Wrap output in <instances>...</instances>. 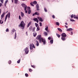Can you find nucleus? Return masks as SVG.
Segmentation results:
<instances>
[{
  "instance_id": "nucleus-40",
  "label": "nucleus",
  "mask_w": 78,
  "mask_h": 78,
  "mask_svg": "<svg viewBox=\"0 0 78 78\" xmlns=\"http://www.w3.org/2000/svg\"><path fill=\"white\" fill-rule=\"evenodd\" d=\"M35 24L36 25V27H38V24L37 23H35Z\"/></svg>"
},
{
  "instance_id": "nucleus-54",
  "label": "nucleus",
  "mask_w": 78,
  "mask_h": 78,
  "mask_svg": "<svg viewBox=\"0 0 78 78\" xmlns=\"http://www.w3.org/2000/svg\"><path fill=\"white\" fill-rule=\"evenodd\" d=\"M32 46L33 47V48H35V46H34V45H32Z\"/></svg>"
},
{
  "instance_id": "nucleus-36",
  "label": "nucleus",
  "mask_w": 78,
  "mask_h": 78,
  "mask_svg": "<svg viewBox=\"0 0 78 78\" xmlns=\"http://www.w3.org/2000/svg\"><path fill=\"white\" fill-rule=\"evenodd\" d=\"M39 24H40V27H42V23L40 22L39 23Z\"/></svg>"
},
{
  "instance_id": "nucleus-61",
  "label": "nucleus",
  "mask_w": 78,
  "mask_h": 78,
  "mask_svg": "<svg viewBox=\"0 0 78 78\" xmlns=\"http://www.w3.org/2000/svg\"><path fill=\"white\" fill-rule=\"evenodd\" d=\"M65 24L66 25H68V24H67V23H66Z\"/></svg>"
},
{
  "instance_id": "nucleus-10",
  "label": "nucleus",
  "mask_w": 78,
  "mask_h": 78,
  "mask_svg": "<svg viewBox=\"0 0 78 78\" xmlns=\"http://www.w3.org/2000/svg\"><path fill=\"white\" fill-rule=\"evenodd\" d=\"M33 20L34 21H35V22H37V23H38V22H39L38 19H37V18H34Z\"/></svg>"
},
{
  "instance_id": "nucleus-29",
  "label": "nucleus",
  "mask_w": 78,
  "mask_h": 78,
  "mask_svg": "<svg viewBox=\"0 0 78 78\" xmlns=\"http://www.w3.org/2000/svg\"><path fill=\"white\" fill-rule=\"evenodd\" d=\"M20 59H19L17 62V63L19 64L20 63Z\"/></svg>"
},
{
  "instance_id": "nucleus-18",
  "label": "nucleus",
  "mask_w": 78,
  "mask_h": 78,
  "mask_svg": "<svg viewBox=\"0 0 78 78\" xmlns=\"http://www.w3.org/2000/svg\"><path fill=\"white\" fill-rule=\"evenodd\" d=\"M33 34L34 37H36V35H37V33L34 32L33 33Z\"/></svg>"
},
{
  "instance_id": "nucleus-19",
  "label": "nucleus",
  "mask_w": 78,
  "mask_h": 78,
  "mask_svg": "<svg viewBox=\"0 0 78 78\" xmlns=\"http://www.w3.org/2000/svg\"><path fill=\"white\" fill-rule=\"evenodd\" d=\"M33 28V27L32 26H30L29 28V30L31 31V30H32V28Z\"/></svg>"
},
{
  "instance_id": "nucleus-58",
  "label": "nucleus",
  "mask_w": 78,
  "mask_h": 78,
  "mask_svg": "<svg viewBox=\"0 0 78 78\" xmlns=\"http://www.w3.org/2000/svg\"><path fill=\"white\" fill-rule=\"evenodd\" d=\"M73 17L74 18V17H76V16H75V15H73Z\"/></svg>"
},
{
  "instance_id": "nucleus-14",
  "label": "nucleus",
  "mask_w": 78,
  "mask_h": 78,
  "mask_svg": "<svg viewBox=\"0 0 78 78\" xmlns=\"http://www.w3.org/2000/svg\"><path fill=\"white\" fill-rule=\"evenodd\" d=\"M21 15L22 17H24L25 15H24V13H23V12H21Z\"/></svg>"
},
{
  "instance_id": "nucleus-2",
  "label": "nucleus",
  "mask_w": 78,
  "mask_h": 78,
  "mask_svg": "<svg viewBox=\"0 0 78 78\" xmlns=\"http://www.w3.org/2000/svg\"><path fill=\"white\" fill-rule=\"evenodd\" d=\"M62 37H61V39L62 41H66V37H67V35L65 33H63L62 34Z\"/></svg>"
},
{
  "instance_id": "nucleus-47",
  "label": "nucleus",
  "mask_w": 78,
  "mask_h": 78,
  "mask_svg": "<svg viewBox=\"0 0 78 78\" xmlns=\"http://www.w3.org/2000/svg\"><path fill=\"white\" fill-rule=\"evenodd\" d=\"M71 18H73V14H72L71 16Z\"/></svg>"
},
{
  "instance_id": "nucleus-33",
  "label": "nucleus",
  "mask_w": 78,
  "mask_h": 78,
  "mask_svg": "<svg viewBox=\"0 0 78 78\" xmlns=\"http://www.w3.org/2000/svg\"><path fill=\"white\" fill-rule=\"evenodd\" d=\"M32 71L33 70H32V69H29V72H32Z\"/></svg>"
},
{
  "instance_id": "nucleus-43",
  "label": "nucleus",
  "mask_w": 78,
  "mask_h": 78,
  "mask_svg": "<svg viewBox=\"0 0 78 78\" xmlns=\"http://www.w3.org/2000/svg\"><path fill=\"white\" fill-rule=\"evenodd\" d=\"M52 17L53 19H55V15H53L52 16Z\"/></svg>"
},
{
  "instance_id": "nucleus-59",
  "label": "nucleus",
  "mask_w": 78,
  "mask_h": 78,
  "mask_svg": "<svg viewBox=\"0 0 78 78\" xmlns=\"http://www.w3.org/2000/svg\"><path fill=\"white\" fill-rule=\"evenodd\" d=\"M1 12H2L1 11V9H0V14H1Z\"/></svg>"
},
{
  "instance_id": "nucleus-7",
  "label": "nucleus",
  "mask_w": 78,
  "mask_h": 78,
  "mask_svg": "<svg viewBox=\"0 0 78 78\" xmlns=\"http://www.w3.org/2000/svg\"><path fill=\"white\" fill-rule=\"evenodd\" d=\"M41 42H43L44 45H45L46 44V41H45V40L43 38L41 40Z\"/></svg>"
},
{
  "instance_id": "nucleus-55",
  "label": "nucleus",
  "mask_w": 78,
  "mask_h": 78,
  "mask_svg": "<svg viewBox=\"0 0 78 78\" xmlns=\"http://www.w3.org/2000/svg\"><path fill=\"white\" fill-rule=\"evenodd\" d=\"M71 35H73V32H71Z\"/></svg>"
},
{
  "instance_id": "nucleus-63",
  "label": "nucleus",
  "mask_w": 78,
  "mask_h": 78,
  "mask_svg": "<svg viewBox=\"0 0 78 78\" xmlns=\"http://www.w3.org/2000/svg\"><path fill=\"white\" fill-rule=\"evenodd\" d=\"M26 33V34H27V32Z\"/></svg>"
},
{
  "instance_id": "nucleus-64",
  "label": "nucleus",
  "mask_w": 78,
  "mask_h": 78,
  "mask_svg": "<svg viewBox=\"0 0 78 78\" xmlns=\"http://www.w3.org/2000/svg\"><path fill=\"white\" fill-rule=\"evenodd\" d=\"M15 34L16 35V33L15 32Z\"/></svg>"
},
{
  "instance_id": "nucleus-5",
  "label": "nucleus",
  "mask_w": 78,
  "mask_h": 78,
  "mask_svg": "<svg viewBox=\"0 0 78 78\" xmlns=\"http://www.w3.org/2000/svg\"><path fill=\"white\" fill-rule=\"evenodd\" d=\"M22 6L24 8V10H27V6L24 3H23L21 4Z\"/></svg>"
},
{
  "instance_id": "nucleus-28",
  "label": "nucleus",
  "mask_w": 78,
  "mask_h": 78,
  "mask_svg": "<svg viewBox=\"0 0 78 78\" xmlns=\"http://www.w3.org/2000/svg\"><path fill=\"white\" fill-rule=\"evenodd\" d=\"M70 21H71V22H75V20L72 19H70Z\"/></svg>"
},
{
  "instance_id": "nucleus-45",
  "label": "nucleus",
  "mask_w": 78,
  "mask_h": 78,
  "mask_svg": "<svg viewBox=\"0 0 78 78\" xmlns=\"http://www.w3.org/2000/svg\"><path fill=\"white\" fill-rule=\"evenodd\" d=\"M44 10L45 11V12H47V9L45 8H44Z\"/></svg>"
},
{
  "instance_id": "nucleus-41",
  "label": "nucleus",
  "mask_w": 78,
  "mask_h": 78,
  "mask_svg": "<svg viewBox=\"0 0 78 78\" xmlns=\"http://www.w3.org/2000/svg\"><path fill=\"white\" fill-rule=\"evenodd\" d=\"M9 29L8 28H7L6 30V32H9Z\"/></svg>"
},
{
  "instance_id": "nucleus-21",
  "label": "nucleus",
  "mask_w": 78,
  "mask_h": 78,
  "mask_svg": "<svg viewBox=\"0 0 78 78\" xmlns=\"http://www.w3.org/2000/svg\"><path fill=\"white\" fill-rule=\"evenodd\" d=\"M14 2L15 3L17 4V3L18 2V0H14Z\"/></svg>"
},
{
  "instance_id": "nucleus-25",
  "label": "nucleus",
  "mask_w": 78,
  "mask_h": 78,
  "mask_svg": "<svg viewBox=\"0 0 78 78\" xmlns=\"http://www.w3.org/2000/svg\"><path fill=\"white\" fill-rule=\"evenodd\" d=\"M33 3H34V5H36V4H37V2L36 1H34Z\"/></svg>"
},
{
  "instance_id": "nucleus-52",
  "label": "nucleus",
  "mask_w": 78,
  "mask_h": 78,
  "mask_svg": "<svg viewBox=\"0 0 78 78\" xmlns=\"http://www.w3.org/2000/svg\"><path fill=\"white\" fill-rule=\"evenodd\" d=\"M48 39L49 40H50V39H51V37H49L48 38Z\"/></svg>"
},
{
  "instance_id": "nucleus-35",
  "label": "nucleus",
  "mask_w": 78,
  "mask_h": 78,
  "mask_svg": "<svg viewBox=\"0 0 78 78\" xmlns=\"http://www.w3.org/2000/svg\"><path fill=\"white\" fill-rule=\"evenodd\" d=\"M3 21H2V20H0V23L1 24H3Z\"/></svg>"
},
{
  "instance_id": "nucleus-6",
  "label": "nucleus",
  "mask_w": 78,
  "mask_h": 78,
  "mask_svg": "<svg viewBox=\"0 0 78 78\" xmlns=\"http://www.w3.org/2000/svg\"><path fill=\"white\" fill-rule=\"evenodd\" d=\"M24 51H25V53L26 54H28V52H29V50H28V48H26L24 49Z\"/></svg>"
},
{
  "instance_id": "nucleus-46",
  "label": "nucleus",
  "mask_w": 78,
  "mask_h": 78,
  "mask_svg": "<svg viewBox=\"0 0 78 78\" xmlns=\"http://www.w3.org/2000/svg\"><path fill=\"white\" fill-rule=\"evenodd\" d=\"M3 0H0L1 2L2 3H3Z\"/></svg>"
},
{
  "instance_id": "nucleus-62",
  "label": "nucleus",
  "mask_w": 78,
  "mask_h": 78,
  "mask_svg": "<svg viewBox=\"0 0 78 78\" xmlns=\"http://www.w3.org/2000/svg\"><path fill=\"white\" fill-rule=\"evenodd\" d=\"M21 0L23 1H25V0Z\"/></svg>"
},
{
  "instance_id": "nucleus-42",
  "label": "nucleus",
  "mask_w": 78,
  "mask_h": 78,
  "mask_svg": "<svg viewBox=\"0 0 78 78\" xmlns=\"http://www.w3.org/2000/svg\"><path fill=\"white\" fill-rule=\"evenodd\" d=\"M19 20H21L22 19V18H21V17L20 16H19Z\"/></svg>"
},
{
  "instance_id": "nucleus-1",
  "label": "nucleus",
  "mask_w": 78,
  "mask_h": 78,
  "mask_svg": "<svg viewBox=\"0 0 78 78\" xmlns=\"http://www.w3.org/2000/svg\"><path fill=\"white\" fill-rule=\"evenodd\" d=\"M25 23H24L23 21H22L21 22L20 24L19 25L18 27H21L22 30H23L24 28H25Z\"/></svg>"
},
{
  "instance_id": "nucleus-15",
  "label": "nucleus",
  "mask_w": 78,
  "mask_h": 78,
  "mask_svg": "<svg viewBox=\"0 0 78 78\" xmlns=\"http://www.w3.org/2000/svg\"><path fill=\"white\" fill-rule=\"evenodd\" d=\"M35 42L36 43V45L37 46H39V42L37 41L36 40L35 41Z\"/></svg>"
},
{
  "instance_id": "nucleus-8",
  "label": "nucleus",
  "mask_w": 78,
  "mask_h": 78,
  "mask_svg": "<svg viewBox=\"0 0 78 78\" xmlns=\"http://www.w3.org/2000/svg\"><path fill=\"white\" fill-rule=\"evenodd\" d=\"M33 45H34V44L33 43L30 44V50H33Z\"/></svg>"
},
{
  "instance_id": "nucleus-60",
  "label": "nucleus",
  "mask_w": 78,
  "mask_h": 78,
  "mask_svg": "<svg viewBox=\"0 0 78 78\" xmlns=\"http://www.w3.org/2000/svg\"><path fill=\"white\" fill-rule=\"evenodd\" d=\"M12 3H13V2H14V0H12Z\"/></svg>"
},
{
  "instance_id": "nucleus-23",
  "label": "nucleus",
  "mask_w": 78,
  "mask_h": 78,
  "mask_svg": "<svg viewBox=\"0 0 78 78\" xmlns=\"http://www.w3.org/2000/svg\"><path fill=\"white\" fill-rule=\"evenodd\" d=\"M27 8L28 11L30 10V7H27Z\"/></svg>"
},
{
  "instance_id": "nucleus-49",
  "label": "nucleus",
  "mask_w": 78,
  "mask_h": 78,
  "mask_svg": "<svg viewBox=\"0 0 78 78\" xmlns=\"http://www.w3.org/2000/svg\"><path fill=\"white\" fill-rule=\"evenodd\" d=\"M74 19H78V17L77 16H76L74 17Z\"/></svg>"
},
{
  "instance_id": "nucleus-12",
  "label": "nucleus",
  "mask_w": 78,
  "mask_h": 78,
  "mask_svg": "<svg viewBox=\"0 0 78 78\" xmlns=\"http://www.w3.org/2000/svg\"><path fill=\"white\" fill-rule=\"evenodd\" d=\"M73 30V29L72 28H69L67 30V31H72Z\"/></svg>"
},
{
  "instance_id": "nucleus-56",
  "label": "nucleus",
  "mask_w": 78,
  "mask_h": 78,
  "mask_svg": "<svg viewBox=\"0 0 78 78\" xmlns=\"http://www.w3.org/2000/svg\"><path fill=\"white\" fill-rule=\"evenodd\" d=\"M2 3H0V7H1V6H2Z\"/></svg>"
},
{
  "instance_id": "nucleus-17",
  "label": "nucleus",
  "mask_w": 78,
  "mask_h": 78,
  "mask_svg": "<svg viewBox=\"0 0 78 78\" xmlns=\"http://www.w3.org/2000/svg\"><path fill=\"white\" fill-rule=\"evenodd\" d=\"M38 19L41 21V22H43V20H42V19L41 18H39V17H38Z\"/></svg>"
},
{
  "instance_id": "nucleus-39",
  "label": "nucleus",
  "mask_w": 78,
  "mask_h": 78,
  "mask_svg": "<svg viewBox=\"0 0 78 78\" xmlns=\"http://www.w3.org/2000/svg\"><path fill=\"white\" fill-rule=\"evenodd\" d=\"M33 2H31L30 3V4L31 5V6H34V5H33Z\"/></svg>"
},
{
  "instance_id": "nucleus-44",
  "label": "nucleus",
  "mask_w": 78,
  "mask_h": 78,
  "mask_svg": "<svg viewBox=\"0 0 78 78\" xmlns=\"http://www.w3.org/2000/svg\"><path fill=\"white\" fill-rule=\"evenodd\" d=\"M45 30L46 31H47L48 30V27H47L45 28Z\"/></svg>"
},
{
  "instance_id": "nucleus-37",
  "label": "nucleus",
  "mask_w": 78,
  "mask_h": 78,
  "mask_svg": "<svg viewBox=\"0 0 78 78\" xmlns=\"http://www.w3.org/2000/svg\"><path fill=\"white\" fill-rule=\"evenodd\" d=\"M53 40H51L50 41V43H51V44H53Z\"/></svg>"
},
{
  "instance_id": "nucleus-51",
  "label": "nucleus",
  "mask_w": 78,
  "mask_h": 78,
  "mask_svg": "<svg viewBox=\"0 0 78 78\" xmlns=\"http://www.w3.org/2000/svg\"><path fill=\"white\" fill-rule=\"evenodd\" d=\"M37 31H39V27H37Z\"/></svg>"
},
{
  "instance_id": "nucleus-32",
  "label": "nucleus",
  "mask_w": 78,
  "mask_h": 78,
  "mask_svg": "<svg viewBox=\"0 0 78 78\" xmlns=\"http://www.w3.org/2000/svg\"><path fill=\"white\" fill-rule=\"evenodd\" d=\"M30 13H31V10H28V14H30Z\"/></svg>"
},
{
  "instance_id": "nucleus-38",
  "label": "nucleus",
  "mask_w": 78,
  "mask_h": 78,
  "mask_svg": "<svg viewBox=\"0 0 78 78\" xmlns=\"http://www.w3.org/2000/svg\"><path fill=\"white\" fill-rule=\"evenodd\" d=\"M25 75L27 76V77H28V74L27 73H26L25 74Z\"/></svg>"
},
{
  "instance_id": "nucleus-13",
  "label": "nucleus",
  "mask_w": 78,
  "mask_h": 78,
  "mask_svg": "<svg viewBox=\"0 0 78 78\" xmlns=\"http://www.w3.org/2000/svg\"><path fill=\"white\" fill-rule=\"evenodd\" d=\"M5 15V12H4L2 14V15L1 16V19H3V17H4Z\"/></svg>"
},
{
  "instance_id": "nucleus-9",
  "label": "nucleus",
  "mask_w": 78,
  "mask_h": 78,
  "mask_svg": "<svg viewBox=\"0 0 78 78\" xmlns=\"http://www.w3.org/2000/svg\"><path fill=\"white\" fill-rule=\"evenodd\" d=\"M35 15H37V16H39V13L38 12H36L35 13H34L32 16H34Z\"/></svg>"
},
{
  "instance_id": "nucleus-3",
  "label": "nucleus",
  "mask_w": 78,
  "mask_h": 78,
  "mask_svg": "<svg viewBox=\"0 0 78 78\" xmlns=\"http://www.w3.org/2000/svg\"><path fill=\"white\" fill-rule=\"evenodd\" d=\"M42 38L41 37V35H38L36 38L37 40H39L40 43H41V40Z\"/></svg>"
},
{
  "instance_id": "nucleus-34",
  "label": "nucleus",
  "mask_w": 78,
  "mask_h": 78,
  "mask_svg": "<svg viewBox=\"0 0 78 78\" xmlns=\"http://www.w3.org/2000/svg\"><path fill=\"white\" fill-rule=\"evenodd\" d=\"M36 28L35 27H34L33 30H32V31H33V32H34V30H35V29Z\"/></svg>"
},
{
  "instance_id": "nucleus-11",
  "label": "nucleus",
  "mask_w": 78,
  "mask_h": 78,
  "mask_svg": "<svg viewBox=\"0 0 78 78\" xmlns=\"http://www.w3.org/2000/svg\"><path fill=\"white\" fill-rule=\"evenodd\" d=\"M36 8L37 9V11H39V5L38 4H37L36 5Z\"/></svg>"
},
{
  "instance_id": "nucleus-4",
  "label": "nucleus",
  "mask_w": 78,
  "mask_h": 78,
  "mask_svg": "<svg viewBox=\"0 0 78 78\" xmlns=\"http://www.w3.org/2000/svg\"><path fill=\"white\" fill-rule=\"evenodd\" d=\"M10 14H11V13L9 12V13H8V14L6 15L5 22L6 20V19H7V17H8L9 18H10Z\"/></svg>"
},
{
  "instance_id": "nucleus-53",
  "label": "nucleus",
  "mask_w": 78,
  "mask_h": 78,
  "mask_svg": "<svg viewBox=\"0 0 78 78\" xmlns=\"http://www.w3.org/2000/svg\"><path fill=\"white\" fill-rule=\"evenodd\" d=\"M16 34H15V37H14V39H16Z\"/></svg>"
},
{
  "instance_id": "nucleus-16",
  "label": "nucleus",
  "mask_w": 78,
  "mask_h": 78,
  "mask_svg": "<svg viewBox=\"0 0 78 78\" xmlns=\"http://www.w3.org/2000/svg\"><path fill=\"white\" fill-rule=\"evenodd\" d=\"M31 24V22H29V23H28L27 26V27H29L30 26V25Z\"/></svg>"
},
{
  "instance_id": "nucleus-57",
  "label": "nucleus",
  "mask_w": 78,
  "mask_h": 78,
  "mask_svg": "<svg viewBox=\"0 0 78 78\" xmlns=\"http://www.w3.org/2000/svg\"><path fill=\"white\" fill-rule=\"evenodd\" d=\"M25 10V13H27L28 11H27V10Z\"/></svg>"
},
{
  "instance_id": "nucleus-27",
  "label": "nucleus",
  "mask_w": 78,
  "mask_h": 78,
  "mask_svg": "<svg viewBox=\"0 0 78 78\" xmlns=\"http://www.w3.org/2000/svg\"><path fill=\"white\" fill-rule=\"evenodd\" d=\"M56 25H58V26H59V23L58 22H57L56 23Z\"/></svg>"
},
{
  "instance_id": "nucleus-26",
  "label": "nucleus",
  "mask_w": 78,
  "mask_h": 78,
  "mask_svg": "<svg viewBox=\"0 0 78 78\" xmlns=\"http://www.w3.org/2000/svg\"><path fill=\"white\" fill-rule=\"evenodd\" d=\"M31 67H33V68H34V69H35L36 68V66H34V65H32L31 66Z\"/></svg>"
},
{
  "instance_id": "nucleus-24",
  "label": "nucleus",
  "mask_w": 78,
  "mask_h": 78,
  "mask_svg": "<svg viewBox=\"0 0 78 78\" xmlns=\"http://www.w3.org/2000/svg\"><path fill=\"white\" fill-rule=\"evenodd\" d=\"M56 34L57 35V36L58 37V38H59V37H60V35H59V34Z\"/></svg>"
},
{
  "instance_id": "nucleus-31",
  "label": "nucleus",
  "mask_w": 78,
  "mask_h": 78,
  "mask_svg": "<svg viewBox=\"0 0 78 78\" xmlns=\"http://www.w3.org/2000/svg\"><path fill=\"white\" fill-rule=\"evenodd\" d=\"M8 63L9 64H11V61L10 60L9 61Z\"/></svg>"
},
{
  "instance_id": "nucleus-20",
  "label": "nucleus",
  "mask_w": 78,
  "mask_h": 78,
  "mask_svg": "<svg viewBox=\"0 0 78 78\" xmlns=\"http://www.w3.org/2000/svg\"><path fill=\"white\" fill-rule=\"evenodd\" d=\"M57 29L59 31H60V32H62V30L60 28H58Z\"/></svg>"
},
{
  "instance_id": "nucleus-30",
  "label": "nucleus",
  "mask_w": 78,
  "mask_h": 78,
  "mask_svg": "<svg viewBox=\"0 0 78 78\" xmlns=\"http://www.w3.org/2000/svg\"><path fill=\"white\" fill-rule=\"evenodd\" d=\"M44 34L45 36H47V33L45 32H44Z\"/></svg>"
},
{
  "instance_id": "nucleus-48",
  "label": "nucleus",
  "mask_w": 78,
  "mask_h": 78,
  "mask_svg": "<svg viewBox=\"0 0 78 78\" xmlns=\"http://www.w3.org/2000/svg\"><path fill=\"white\" fill-rule=\"evenodd\" d=\"M12 32H13V33H14V32H15V30L13 29L12 30Z\"/></svg>"
},
{
  "instance_id": "nucleus-50",
  "label": "nucleus",
  "mask_w": 78,
  "mask_h": 78,
  "mask_svg": "<svg viewBox=\"0 0 78 78\" xmlns=\"http://www.w3.org/2000/svg\"><path fill=\"white\" fill-rule=\"evenodd\" d=\"M65 27L67 29V28H68V26H66V25H65Z\"/></svg>"
},
{
  "instance_id": "nucleus-22",
  "label": "nucleus",
  "mask_w": 78,
  "mask_h": 78,
  "mask_svg": "<svg viewBox=\"0 0 78 78\" xmlns=\"http://www.w3.org/2000/svg\"><path fill=\"white\" fill-rule=\"evenodd\" d=\"M8 0H7L5 2V6H6V3H8Z\"/></svg>"
}]
</instances>
